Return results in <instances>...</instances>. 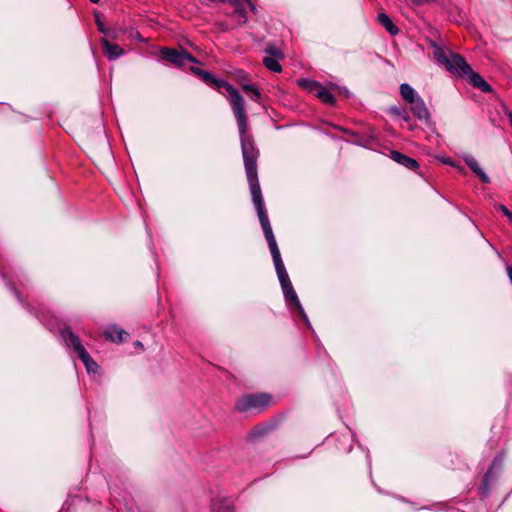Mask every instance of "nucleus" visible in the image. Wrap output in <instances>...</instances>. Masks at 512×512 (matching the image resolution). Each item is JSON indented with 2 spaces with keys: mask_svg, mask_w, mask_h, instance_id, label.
<instances>
[{
  "mask_svg": "<svg viewBox=\"0 0 512 512\" xmlns=\"http://www.w3.org/2000/svg\"><path fill=\"white\" fill-rule=\"evenodd\" d=\"M273 396L270 393H247L237 398L235 410L239 413L259 414L272 404Z\"/></svg>",
  "mask_w": 512,
  "mask_h": 512,
  "instance_id": "obj_1",
  "label": "nucleus"
},
{
  "mask_svg": "<svg viewBox=\"0 0 512 512\" xmlns=\"http://www.w3.org/2000/svg\"><path fill=\"white\" fill-rule=\"evenodd\" d=\"M229 100L237 121L240 139L253 136L248 133V117L243 96L238 91L236 94H232Z\"/></svg>",
  "mask_w": 512,
  "mask_h": 512,
  "instance_id": "obj_2",
  "label": "nucleus"
},
{
  "mask_svg": "<svg viewBox=\"0 0 512 512\" xmlns=\"http://www.w3.org/2000/svg\"><path fill=\"white\" fill-rule=\"evenodd\" d=\"M297 84L302 89L314 94L322 103L329 106L336 105L335 96L320 82L308 78H300Z\"/></svg>",
  "mask_w": 512,
  "mask_h": 512,
  "instance_id": "obj_3",
  "label": "nucleus"
},
{
  "mask_svg": "<svg viewBox=\"0 0 512 512\" xmlns=\"http://www.w3.org/2000/svg\"><path fill=\"white\" fill-rule=\"evenodd\" d=\"M240 144L245 171L257 170V160L260 156V151L256 147L254 137L242 138L240 139Z\"/></svg>",
  "mask_w": 512,
  "mask_h": 512,
  "instance_id": "obj_4",
  "label": "nucleus"
},
{
  "mask_svg": "<svg viewBox=\"0 0 512 512\" xmlns=\"http://www.w3.org/2000/svg\"><path fill=\"white\" fill-rule=\"evenodd\" d=\"M284 299L290 309L296 314L300 321H302L307 327H311L308 316L306 315L304 308L302 307L300 300L297 296L296 291L293 288L292 283L281 286Z\"/></svg>",
  "mask_w": 512,
  "mask_h": 512,
  "instance_id": "obj_5",
  "label": "nucleus"
},
{
  "mask_svg": "<svg viewBox=\"0 0 512 512\" xmlns=\"http://www.w3.org/2000/svg\"><path fill=\"white\" fill-rule=\"evenodd\" d=\"M450 53V59L449 64L445 66L446 70L449 71L451 74L463 78L466 81L469 79V76L474 72L472 67L467 63L465 58L455 53L451 50H449Z\"/></svg>",
  "mask_w": 512,
  "mask_h": 512,
  "instance_id": "obj_6",
  "label": "nucleus"
},
{
  "mask_svg": "<svg viewBox=\"0 0 512 512\" xmlns=\"http://www.w3.org/2000/svg\"><path fill=\"white\" fill-rule=\"evenodd\" d=\"M245 173L251 193L252 202L255 206L257 213L265 211L266 207L258 179V170L245 171Z\"/></svg>",
  "mask_w": 512,
  "mask_h": 512,
  "instance_id": "obj_7",
  "label": "nucleus"
},
{
  "mask_svg": "<svg viewBox=\"0 0 512 512\" xmlns=\"http://www.w3.org/2000/svg\"><path fill=\"white\" fill-rule=\"evenodd\" d=\"M281 423V417L276 416L267 422L255 425L249 432L247 439L255 442L277 429Z\"/></svg>",
  "mask_w": 512,
  "mask_h": 512,
  "instance_id": "obj_8",
  "label": "nucleus"
},
{
  "mask_svg": "<svg viewBox=\"0 0 512 512\" xmlns=\"http://www.w3.org/2000/svg\"><path fill=\"white\" fill-rule=\"evenodd\" d=\"M203 83L208 85L211 88L220 91L222 88L227 91L229 94V98L232 97V94H236L238 90L230 84L228 81L224 79L218 78L214 73L204 70L199 78Z\"/></svg>",
  "mask_w": 512,
  "mask_h": 512,
  "instance_id": "obj_9",
  "label": "nucleus"
},
{
  "mask_svg": "<svg viewBox=\"0 0 512 512\" xmlns=\"http://www.w3.org/2000/svg\"><path fill=\"white\" fill-rule=\"evenodd\" d=\"M408 105L410 111L418 120L424 121L426 126L430 129L434 126V123L431 119V114L424 100L420 96Z\"/></svg>",
  "mask_w": 512,
  "mask_h": 512,
  "instance_id": "obj_10",
  "label": "nucleus"
},
{
  "mask_svg": "<svg viewBox=\"0 0 512 512\" xmlns=\"http://www.w3.org/2000/svg\"><path fill=\"white\" fill-rule=\"evenodd\" d=\"M389 157L396 163L407 168L408 170L414 171L421 177H424L423 172L420 168V164L416 159L411 158L410 156L397 150H390Z\"/></svg>",
  "mask_w": 512,
  "mask_h": 512,
  "instance_id": "obj_11",
  "label": "nucleus"
},
{
  "mask_svg": "<svg viewBox=\"0 0 512 512\" xmlns=\"http://www.w3.org/2000/svg\"><path fill=\"white\" fill-rule=\"evenodd\" d=\"M61 337L64 340L66 346L73 349V351L77 354V357L87 351L83 346L79 336L74 333L70 327H65L61 330Z\"/></svg>",
  "mask_w": 512,
  "mask_h": 512,
  "instance_id": "obj_12",
  "label": "nucleus"
},
{
  "mask_svg": "<svg viewBox=\"0 0 512 512\" xmlns=\"http://www.w3.org/2000/svg\"><path fill=\"white\" fill-rule=\"evenodd\" d=\"M183 50L184 48L182 47L179 50L170 47H162L160 49V56L164 61L172 63L178 68H182L185 65L183 62Z\"/></svg>",
  "mask_w": 512,
  "mask_h": 512,
  "instance_id": "obj_13",
  "label": "nucleus"
},
{
  "mask_svg": "<svg viewBox=\"0 0 512 512\" xmlns=\"http://www.w3.org/2000/svg\"><path fill=\"white\" fill-rule=\"evenodd\" d=\"M100 44L104 56L109 61L117 60L125 53L123 48H121L118 44L111 43L106 37H102L100 39Z\"/></svg>",
  "mask_w": 512,
  "mask_h": 512,
  "instance_id": "obj_14",
  "label": "nucleus"
},
{
  "mask_svg": "<svg viewBox=\"0 0 512 512\" xmlns=\"http://www.w3.org/2000/svg\"><path fill=\"white\" fill-rule=\"evenodd\" d=\"M465 164L469 167V169L479 178V180L484 184H489L491 182L489 176L483 171V169L478 164L477 160L471 156L466 155L463 157Z\"/></svg>",
  "mask_w": 512,
  "mask_h": 512,
  "instance_id": "obj_15",
  "label": "nucleus"
},
{
  "mask_svg": "<svg viewBox=\"0 0 512 512\" xmlns=\"http://www.w3.org/2000/svg\"><path fill=\"white\" fill-rule=\"evenodd\" d=\"M104 337L111 342L122 343L129 338V333L117 325H111L104 331Z\"/></svg>",
  "mask_w": 512,
  "mask_h": 512,
  "instance_id": "obj_16",
  "label": "nucleus"
},
{
  "mask_svg": "<svg viewBox=\"0 0 512 512\" xmlns=\"http://www.w3.org/2000/svg\"><path fill=\"white\" fill-rule=\"evenodd\" d=\"M467 82L484 93H495L494 88L476 71L469 76Z\"/></svg>",
  "mask_w": 512,
  "mask_h": 512,
  "instance_id": "obj_17",
  "label": "nucleus"
},
{
  "mask_svg": "<svg viewBox=\"0 0 512 512\" xmlns=\"http://www.w3.org/2000/svg\"><path fill=\"white\" fill-rule=\"evenodd\" d=\"M7 286L14 293V295L16 296V298L19 301V303L23 306V308H25L31 315L35 316L37 319L42 321L41 313L35 307L30 305L28 302H26L23 299L21 293L17 290V288L14 285V283L9 280V281H7Z\"/></svg>",
  "mask_w": 512,
  "mask_h": 512,
  "instance_id": "obj_18",
  "label": "nucleus"
},
{
  "mask_svg": "<svg viewBox=\"0 0 512 512\" xmlns=\"http://www.w3.org/2000/svg\"><path fill=\"white\" fill-rule=\"evenodd\" d=\"M497 479L491 475V471H486L481 479L478 487V495L480 499H485L490 495V481Z\"/></svg>",
  "mask_w": 512,
  "mask_h": 512,
  "instance_id": "obj_19",
  "label": "nucleus"
},
{
  "mask_svg": "<svg viewBox=\"0 0 512 512\" xmlns=\"http://www.w3.org/2000/svg\"><path fill=\"white\" fill-rule=\"evenodd\" d=\"M377 21L390 35L395 36L399 33V28L386 13L380 12Z\"/></svg>",
  "mask_w": 512,
  "mask_h": 512,
  "instance_id": "obj_20",
  "label": "nucleus"
},
{
  "mask_svg": "<svg viewBox=\"0 0 512 512\" xmlns=\"http://www.w3.org/2000/svg\"><path fill=\"white\" fill-rule=\"evenodd\" d=\"M433 47V57L434 59L442 66H446L449 64L450 53L449 50H444L441 46L436 43H432Z\"/></svg>",
  "mask_w": 512,
  "mask_h": 512,
  "instance_id": "obj_21",
  "label": "nucleus"
},
{
  "mask_svg": "<svg viewBox=\"0 0 512 512\" xmlns=\"http://www.w3.org/2000/svg\"><path fill=\"white\" fill-rule=\"evenodd\" d=\"M400 95L403 101L407 104H410L417 97H419V94L416 92V90L408 83H403L400 85Z\"/></svg>",
  "mask_w": 512,
  "mask_h": 512,
  "instance_id": "obj_22",
  "label": "nucleus"
},
{
  "mask_svg": "<svg viewBox=\"0 0 512 512\" xmlns=\"http://www.w3.org/2000/svg\"><path fill=\"white\" fill-rule=\"evenodd\" d=\"M257 215H258L260 225L262 227L265 238L273 236L274 234H273L272 227H271V224H270V221L268 218L267 210L258 212Z\"/></svg>",
  "mask_w": 512,
  "mask_h": 512,
  "instance_id": "obj_23",
  "label": "nucleus"
},
{
  "mask_svg": "<svg viewBox=\"0 0 512 512\" xmlns=\"http://www.w3.org/2000/svg\"><path fill=\"white\" fill-rule=\"evenodd\" d=\"M241 89L255 102H260L261 92L258 87L253 83H244L241 85Z\"/></svg>",
  "mask_w": 512,
  "mask_h": 512,
  "instance_id": "obj_24",
  "label": "nucleus"
},
{
  "mask_svg": "<svg viewBox=\"0 0 512 512\" xmlns=\"http://www.w3.org/2000/svg\"><path fill=\"white\" fill-rule=\"evenodd\" d=\"M505 454L503 451L499 452L494 459L487 471H491V475L498 477L499 472L502 469Z\"/></svg>",
  "mask_w": 512,
  "mask_h": 512,
  "instance_id": "obj_25",
  "label": "nucleus"
},
{
  "mask_svg": "<svg viewBox=\"0 0 512 512\" xmlns=\"http://www.w3.org/2000/svg\"><path fill=\"white\" fill-rule=\"evenodd\" d=\"M78 358L82 361L88 373H96L99 369V365L93 360L87 351L82 353Z\"/></svg>",
  "mask_w": 512,
  "mask_h": 512,
  "instance_id": "obj_26",
  "label": "nucleus"
},
{
  "mask_svg": "<svg viewBox=\"0 0 512 512\" xmlns=\"http://www.w3.org/2000/svg\"><path fill=\"white\" fill-rule=\"evenodd\" d=\"M281 59L282 58H274V57H270V56H265L263 58V64L268 70H270L274 73H280L282 71V66L279 63V60H281Z\"/></svg>",
  "mask_w": 512,
  "mask_h": 512,
  "instance_id": "obj_27",
  "label": "nucleus"
},
{
  "mask_svg": "<svg viewBox=\"0 0 512 512\" xmlns=\"http://www.w3.org/2000/svg\"><path fill=\"white\" fill-rule=\"evenodd\" d=\"M274 266H275V270H276L280 285L282 286V285L291 283L289 275L284 266V263H280V264H277Z\"/></svg>",
  "mask_w": 512,
  "mask_h": 512,
  "instance_id": "obj_28",
  "label": "nucleus"
},
{
  "mask_svg": "<svg viewBox=\"0 0 512 512\" xmlns=\"http://www.w3.org/2000/svg\"><path fill=\"white\" fill-rule=\"evenodd\" d=\"M264 52L267 54V56L274 57V58H284V53L274 44L269 43L266 48L264 49Z\"/></svg>",
  "mask_w": 512,
  "mask_h": 512,
  "instance_id": "obj_29",
  "label": "nucleus"
},
{
  "mask_svg": "<svg viewBox=\"0 0 512 512\" xmlns=\"http://www.w3.org/2000/svg\"><path fill=\"white\" fill-rule=\"evenodd\" d=\"M328 87L331 90L337 91L338 94L345 99H349L352 96V93L348 90V88H346L344 86H339L336 83L329 82Z\"/></svg>",
  "mask_w": 512,
  "mask_h": 512,
  "instance_id": "obj_30",
  "label": "nucleus"
},
{
  "mask_svg": "<svg viewBox=\"0 0 512 512\" xmlns=\"http://www.w3.org/2000/svg\"><path fill=\"white\" fill-rule=\"evenodd\" d=\"M126 33V29L123 27H110L107 33L106 38L112 40H118L121 35Z\"/></svg>",
  "mask_w": 512,
  "mask_h": 512,
  "instance_id": "obj_31",
  "label": "nucleus"
},
{
  "mask_svg": "<svg viewBox=\"0 0 512 512\" xmlns=\"http://www.w3.org/2000/svg\"><path fill=\"white\" fill-rule=\"evenodd\" d=\"M235 6V13L240 18V23H246L247 22V11L245 7L238 1Z\"/></svg>",
  "mask_w": 512,
  "mask_h": 512,
  "instance_id": "obj_32",
  "label": "nucleus"
},
{
  "mask_svg": "<svg viewBox=\"0 0 512 512\" xmlns=\"http://www.w3.org/2000/svg\"><path fill=\"white\" fill-rule=\"evenodd\" d=\"M494 207L496 210L501 212L505 217H507L508 220L512 223V212L504 204L497 203L495 204Z\"/></svg>",
  "mask_w": 512,
  "mask_h": 512,
  "instance_id": "obj_33",
  "label": "nucleus"
},
{
  "mask_svg": "<svg viewBox=\"0 0 512 512\" xmlns=\"http://www.w3.org/2000/svg\"><path fill=\"white\" fill-rule=\"evenodd\" d=\"M185 60H187L188 62L193 63V64H200V65L203 64L199 59H197L194 55H192L190 52H188L184 48V50H183V62L184 63H185Z\"/></svg>",
  "mask_w": 512,
  "mask_h": 512,
  "instance_id": "obj_34",
  "label": "nucleus"
},
{
  "mask_svg": "<svg viewBox=\"0 0 512 512\" xmlns=\"http://www.w3.org/2000/svg\"><path fill=\"white\" fill-rule=\"evenodd\" d=\"M406 108H401V107H398V106H391L388 108L387 112L390 113L391 115H394V116H397L400 118V116L403 114V112L405 111Z\"/></svg>",
  "mask_w": 512,
  "mask_h": 512,
  "instance_id": "obj_35",
  "label": "nucleus"
},
{
  "mask_svg": "<svg viewBox=\"0 0 512 512\" xmlns=\"http://www.w3.org/2000/svg\"><path fill=\"white\" fill-rule=\"evenodd\" d=\"M270 252H271V256H272L274 265L283 263L279 248H277L276 250L273 249Z\"/></svg>",
  "mask_w": 512,
  "mask_h": 512,
  "instance_id": "obj_36",
  "label": "nucleus"
},
{
  "mask_svg": "<svg viewBox=\"0 0 512 512\" xmlns=\"http://www.w3.org/2000/svg\"><path fill=\"white\" fill-rule=\"evenodd\" d=\"M96 26L98 31L102 33L104 37H106L110 27H106L103 21H98V24Z\"/></svg>",
  "mask_w": 512,
  "mask_h": 512,
  "instance_id": "obj_37",
  "label": "nucleus"
},
{
  "mask_svg": "<svg viewBox=\"0 0 512 512\" xmlns=\"http://www.w3.org/2000/svg\"><path fill=\"white\" fill-rule=\"evenodd\" d=\"M189 71L195 75L197 78H200L201 77V74L204 72L203 69L199 68V67H196L194 65L190 66L189 67Z\"/></svg>",
  "mask_w": 512,
  "mask_h": 512,
  "instance_id": "obj_38",
  "label": "nucleus"
},
{
  "mask_svg": "<svg viewBox=\"0 0 512 512\" xmlns=\"http://www.w3.org/2000/svg\"><path fill=\"white\" fill-rule=\"evenodd\" d=\"M376 140V138L373 135H369L363 139V146H367L368 144L373 143Z\"/></svg>",
  "mask_w": 512,
  "mask_h": 512,
  "instance_id": "obj_39",
  "label": "nucleus"
},
{
  "mask_svg": "<svg viewBox=\"0 0 512 512\" xmlns=\"http://www.w3.org/2000/svg\"><path fill=\"white\" fill-rule=\"evenodd\" d=\"M435 1L436 0H411V2L414 5H417V6H421V5L428 4V3H431V2H435Z\"/></svg>",
  "mask_w": 512,
  "mask_h": 512,
  "instance_id": "obj_40",
  "label": "nucleus"
},
{
  "mask_svg": "<svg viewBox=\"0 0 512 512\" xmlns=\"http://www.w3.org/2000/svg\"><path fill=\"white\" fill-rule=\"evenodd\" d=\"M400 118L405 121L406 123H410L411 122V117L410 115L408 114L407 110L405 109V111L403 112V114L400 116Z\"/></svg>",
  "mask_w": 512,
  "mask_h": 512,
  "instance_id": "obj_41",
  "label": "nucleus"
},
{
  "mask_svg": "<svg viewBox=\"0 0 512 512\" xmlns=\"http://www.w3.org/2000/svg\"><path fill=\"white\" fill-rule=\"evenodd\" d=\"M440 160L442 161V163H444L446 165L454 166L453 160L449 157H443Z\"/></svg>",
  "mask_w": 512,
  "mask_h": 512,
  "instance_id": "obj_42",
  "label": "nucleus"
},
{
  "mask_svg": "<svg viewBox=\"0 0 512 512\" xmlns=\"http://www.w3.org/2000/svg\"><path fill=\"white\" fill-rule=\"evenodd\" d=\"M93 15H94L96 25L98 24V21H102V14L100 12L95 10Z\"/></svg>",
  "mask_w": 512,
  "mask_h": 512,
  "instance_id": "obj_43",
  "label": "nucleus"
},
{
  "mask_svg": "<svg viewBox=\"0 0 512 512\" xmlns=\"http://www.w3.org/2000/svg\"><path fill=\"white\" fill-rule=\"evenodd\" d=\"M266 241H267L268 247L277 243L274 235L270 236V237H266Z\"/></svg>",
  "mask_w": 512,
  "mask_h": 512,
  "instance_id": "obj_44",
  "label": "nucleus"
},
{
  "mask_svg": "<svg viewBox=\"0 0 512 512\" xmlns=\"http://www.w3.org/2000/svg\"><path fill=\"white\" fill-rule=\"evenodd\" d=\"M506 270H507V274H508V277L510 279V282L512 284V266L511 265H506Z\"/></svg>",
  "mask_w": 512,
  "mask_h": 512,
  "instance_id": "obj_45",
  "label": "nucleus"
},
{
  "mask_svg": "<svg viewBox=\"0 0 512 512\" xmlns=\"http://www.w3.org/2000/svg\"><path fill=\"white\" fill-rule=\"evenodd\" d=\"M248 5H249V8H250V10L252 12L256 11V6L251 1H248Z\"/></svg>",
  "mask_w": 512,
  "mask_h": 512,
  "instance_id": "obj_46",
  "label": "nucleus"
},
{
  "mask_svg": "<svg viewBox=\"0 0 512 512\" xmlns=\"http://www.w3.org/2000/svg\"><path fill=\"white\" fill-rule=\"evenodd\" d=\"M134 346H135L136 348H143V344H142V342H141V341H139V340H137V341H135V342H134Z\"/></svg>",
  "mask_w": 512,
  "mask_h": 512,
  "instance_id": "obj_47",
  "label": "nucleus"
},
{
  "mask_svg": "<svg viewBox=\"0 0 512 512\" xmlns=\"http://www.w3.org/2000/svg\"><path fill=\"white\" fill-rule=\"evenodd\" d=\"M416 128H417L416 123H411V122L409 123V130L414 131Z\"/></svg>",
  "mask_w": 512,
  "mask_h": 512,
  "instance_id": "obj_48",
  "label": "nucleus"
},
{
  "mask_svg": "<svg viewBox=\"0 0 512 512\" xmlns=\"http://www.w3.org/2000/svg\"><path fill=\"white\" fill-rule=\"evenodd\" d=\"M221 2H229L231 3L232 5L236 4L238 2V0H220Z\"/></svg>",
  "mask_w": 512,
  "mask_h": 512,
  "instance_id": "obj_49",
  "label": "nucleus"
},
{
  "mask_svg": "<svg viewBox=\"0 0 512 512\" xmlns=\"http://www.w3.org/2000/svg\"><path fill=\"white\" fill-rule=\"evenodd\" d=\"M507 116H508V118H509V122H510V125H511V127H512V112H511V111H508Z\"/></svg>",
  "mask_w": 512,
  "mask_h": 512,
  "instance_id": "obj_50",
  "label": "nucleus"
},
{
  "mask_svg": "<svg viewBox=\"0 0 512 512\" xmlns=\"http://www.w3.org/2000/svg\"><path fill=\"white\" fill-rule=\"evenodd\" d=\"M277 248H278L277 243L274 244V245L269 246L270 251L273 250V249L276 250Z\"/></svg>",
  "mask_w": 512,
  "mask_h": 512,
  "instance_id": "obj_51",
  "label": "nucleus"
},
{
  "mask_svg": "<svg viewBox=\"0 0 512 512\" xmlns=\"http://www.w3.org/2000/svg\"><path fill=\"white\" fill-rule=\"evenodd\" d=\"M186 43H187L188 46L193 47V44H192V42L190 40H187Z\"/></svg>",
  "mask_w": 512,
  "mask_h": 512,
  "instance_id": "obj_52",
  "label": "nucleus"
},
{
  "mask_svg": "<svg viewBox=\"0 0 512 512\" xmlns=\"http://www.w3.org/2000/svg\"><path fill=\"white\" fill-rule=\"evenodd\" d=\"M90 1H91L92 3H94V4H97V3H99L101 0H90Z\"/></svg>",
  "mask_w": 512,
  "mask_h": 512,
  "instance_id": "obj_53",
  "label": "nucleus"
}]
</instances>
